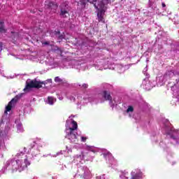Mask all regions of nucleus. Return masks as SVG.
<instances>
[{
	"label": "nucleus",
	"instance_id": "f257e3e1",
	"mask_svg": "<svg viewBox=\"0 0 179 179\" xmlns=\"http://www.w3.org/2000/svg\"><path fill=\"white\" fill-rule=\"evenodd\" d=\"M115 0H100L98 1V4L96 6H98L97 9V17L99 22H101L102 23H104V15H106V10H107V5L108 3H111V2H114Z\"/></svg>",
	"mask_w": 179,
	"mask_h": 179
},
{
	"label": "nucleus",
	"instance_id": "f03ea898",
	"mask_svg": "<svg viewBox=\"0 0 179 179\" xmlns=\"http://www.w3.org/2000/svg\"><path fill=\"white\" fill-rule=\"evenodd\" d=\"M72 127H66V136L65 138L69 139L71 143H76L78 142V132L75 131L78 129V122L75 120H72L71 122Z\"/></svg>",
	"mask_w": 179,
	"mask_h": 179
},
{
	"label": "nucleus",
	"instance_id": "7ed1b4c3",
	"mask_svg": "<svg viewBox=\"0 0 179 179\" xmlns=\"http://www.w3.org/2000/svg\"><path fill=\"white\" fill-rule=\"evenodd\" d=\"M41 85H44V82L38 81L36 79L32 80L29 83H27V85L24 88V92L29 90V89H41V87H43Z\"/></svg>",
	"mask_w": 179,
	"mask_h": 179
},
{
	"label": "nucleus",
	"instance_id": "20e7f679",
	"mask_svg": "<svg viewBox=\"0 0 179 179\" xmlns=\"http://www.w3.org/2000/svg\"><path fill=\"white\" fill-rule=\"evenodd\" d=\"M23 96V93L18 94L16 95L7 105L6 107V110L4 111V114H8V111H10L12 110V107L13 104H16L17 101H19L20 99H22Z\"/></svg>",
	"mask_w": 179,
	"mask_h": 179
},
{
	"label": "nucleus",
	"instance_id": "39448f33",
	"mask_svg": "<svg viewBox=\"0 0 179 179\" xmlns=\"http://www.w3.org/2000/svg\"><path fill=\"white\" fill-rule=\"evenodd\" d=\"M45 9H50L53 13H55L58 9V4L57 3L47 0L45 2Z\"/></svg>",
	"mask_w": 179,
	"mask_h": 179
},
{
	"label": "nucleus",
	"instance_id": "423d86ee",
	"mask_svg": "<svg viewBox=\"0 0 179 179\" xmlns=\"http://www.w3.org/2000/svg\"><path fill=\"white\" fill-rule=\"evenodd\" d=\"M60 16L63 17H68L69 16V11H68L66 3H63L61 6Z\"/></svg>",
	"mask_w": 179,
	"mask_h": 179
},
{
	"label": "nucleus",
	"instance_id": "0eeeda50",
	"mask_svg": "<svg viewBox=\"0 0 179 179\" xmlns=\"http://www.w3.org/2000/svg\"><path fill=\"white\" fill-rule=\"evenodd\" d=\"M102 97L104 98V100L106 101H113V96H111V94L110 92L107 90H104L102 92Z\"/></svg>",
	"mask_w": 179,
	"mask_h": 179
},
{
	"label": "nucleus",
	"instance_id": "6e6552de",
	"mask_svg": "<svg viewBox=\"0 0 179 179\" xmlns=\"http://www.w3.org/2000/svg\"><path fill=\"white\" fill-rule=\"evenodd\" d=\"M11 38L13 40V41H16L19 37V33L11 31Z\"/></svg>",
	"mask_w": 179,
	"mask_h": 179
},
{
	"label": "nucleus",
	"instance_id": "1a4fd4ad",
	"mask_svg": "<svg viewBox=\"0 0 179 179\" xmlns=\"http://www.w3.org/2000/svg\"><path fill=\"white\" fill-rule=\"evenodd\" d=\"M0 33H6V29H5V24L0 21Z\"/></svg>",
	"mask_w": 179,
	"mask_h": 179
},
{
	"label": "nucleus",
	"instance_id": "9d476101",
	"mask_svg": "<svg viewBox=\"0 0 179 179\" xmlns=\"http://www.w3.org/2000/svg\"><path fill=\"white\" fill-rule=\"evenodd\" d=\"M99 1L100 0H93L92 1H90V3H92V5H94L95 9H99V6L97 5H99Z\"/></svg>",
	"mask_w": 179,
	"mask_h": 179
},
{
	"label": "nucleus",
	"instance_id": "9b49d317",
	"mask_svg": "<svg viewBox=\"0 0 179 179\" xmlns=\"http://www.w3.org/2000/svg\"><path fill=\"white\" fill-rule=\"evenodd\" d=\"M48 103L50 104V106H52L54 104V97L48 96Z\"/></svg>",
	"mask_w": 179,
	"mask_h": 179
},
{
	"label": "nucleus",
	"instance_id": "f8f14e48",
	"mask_svg": "<svg viewBox=\"0 0 179 179\" xmlns=\"http://www.w3.org/2000/svg\"><path fill=\"white\" fill-rule=\"evenodd\" d=\"M88 2H89V0H80V4L83 8L86 7V3H87Z\"/></svg>",
	"mask_w": 179,
	"mask_h": 179
},
{
	"label": "nucleus",
	"instance_id": "ddd939ff",
	"mask_svg": "<svg viewBox=\"0 0 179 179\" xmlns=\"http://www.w3.org/2000/svg\"><path fill=\"white\" fill-rule=\"evenodd\" d=\"M55 35L58 36L59 40H62L64 38V35H61V31H55Z\"/></svg>",
	"mask_w": 179,
	"mask_h": 179
},
{
	"label": "nucleus",
	"instance_id": "4468645a",
	"mask_svg": "<svg viewBox=\"0 0 179 179\" xmlns=\"http://www.w3.org/2000/svg\"><path fill=\"white\" fill-rule=\"evenodd\" d=\"M102 155L104 159H107V157H111V156H113L110 152H103Z\"/></svg>",
	"mask_w": 179,
	"mask_h": 179
},
{
	"label": "nucleus",
	"instance_id": "2eb2a0df",
	"mask_svg": "<svg viewBox=\"0 0 179 179\" xmlns=\"http://www.w3.org/2000/svg\"><path fill=\"white\" fill-rule=\"evenodd\" d=\"M55 82H56V83H61L62 82V79L59 78L58 76L55 77Z\"/></svg>",
	"mask_w": 179,
	"mask_h": 179
},
{
	"label": "nucleus",
	"instance_id": "dca6fc26",
	"mask_svg": "<svg viewBox=\"0 0 179 179\" xmlns=\"http://www.w3.org/2000/svg\"><path fill=\"white\" fill-rule=\"evenodd\" d=\"M134 111V107L129 106L127 109V113H133Z\"/></svg>",
	"mask_w": 179,
	"mask_h": 179
},
{
	"label": "nucleus",
	"instance_id": "f3484780",
	"mask_svg": "<svg viewBox=\"0 0 179 179\" xmlns=\"http://www.w3.org/2000/svg\"><path fill=\"white\" fill-rule=\"evenodd\" d=\"M131 179H142V177L139 174H135L131 177Z\"/></svg>",
	"mask_w": 179,
	"mask_h": 179
},
{
	"label": "nucleus",
	"instance_id": "a211bd4d",
	"mask_svg": "<svg viewBox=\"0 0 179 179\" xmlns=\"http://www.w3.org/2000/svg\"><path fill=\"white\" fill-rule=\"evenodd\" d=\"M24 163L26 167H27V166H30V162H29V159H27V158L24 159Z\"/></svg>",
	"mask_w": 179,
	"mask_h": 179
},
{
	"label": "nucleus",
	"instance_id": "6ab92c4d",
	"mask_svg": "<svg viewBox=\"0 0 179 179\" xmlns=\"http://www.w3.org/2000/svg\"><path fill=\"white\" fill-rule=\"evenodd\" d=\"M43 45H50V42L49 41L41 42Z\"/></svg>",
	"mask_w": 179,
	"mask_h": 179
},
{
	"label": "nucleus",
	"instance_id": "aec40b11",
	"mask_svg": "<svg viewBox=\"0 0 179 179\" xmlns=\"http://www.w3.org/2000/svg\"><path fill=\"white\" fill-rule=\"evenodd\" d=\"M87 141V137L82 136L81 137V142H86Z\"/></svg>",
	"mask_w": 179,
	"mask_h": 179
},
{
	"label": "nucleus",
	"instance_id": "412c9836",
	"mask_svg": "<svg viewBox=\"0 0 179 179\" xmlns=\"http://www.w3.org/2000/svg\"><path fill=\"white\" fill-rule=\"evenodd\" d=\"M88 150H91V152H93V153H94L96 152V151H94V150L92 147H88Z\"/></svg>",
	"mask_w": 179,
	"mask_h": 179
},
{
	"label": "nucleus",
	"instance_id": "4be33fe9",
	"mask_svg": "<svg viewBox=\"0 0 179 179\" xmlns=\"http://www.w3.org/2000/svg\"><path fill=\"white\" fill-rule=\"evenodd\" d=\"M89 85H87V84H83V87L84 88V89H87V87H88Z\"/></svg>",
	"mask_w": 179,
	"mask_h": 179
},
{
	"label": "nucleus",
	"instance_id": "5701e85b",
	"mask_svg": "<svg viewBox=\"0 0 179 179\" xmlns=\"http://www.w3.org/2000/svg\"><path fill=\"white\" fill-rule=\"evenodd\" d=\"M0 51H2V43L0 42Z\"/></svg>",
	"mask_w": 179,
	"mask_h": 179
},
{
	"label": "nucleus",
	"instance_id": "b1692460",
	"mask_svg": "<svg viewBox=\"0 0 179 179\" xmlns=\"http://www.w3.org/2000/svg\"><path fill=\"white\" fill-rule=\"evenodd\" d=\"M48 82H49L50 83H52V79H48Z\"/></svg>",
	"mask_w": 179,
	"mask_h": 179
},
{
	"label": "nucleus",
	"instance_id": "393cba45",
	"mask_svg": "<svg viewBox=\"0 0 179 179\" xmlns=\"http://www.w3.org/2000/svg\"><path fill=\"white\" fill-rule=\"evenodd\" d=\"M162 8H166V3H162Z\"/></svg>",
	"mask_w": 179,
	"mask_h": 179
},
{
	"label": "nucleus",
	"instance_id": "a878e982",
	"mask_svg": "<svg viewBox=\"0 0 179 179\" xmlns=\"http://www.w3.org/2000/svg\"><path fill=\"white\" fill-rule=\"evenodd\" d=\"M55 50L57 51V50H59V48L56 46Z\"/></svg>",
	"mask_w": 179,
	"mask_h": 179
},
{
	"label": "nucleus",
	"instance_id": "bb28decb",
	"mask_svg": "<svg viewBox=\"0 0 179 179\" xmlns=\"http://www.w3.org/2000/svg\"><path fill=\"white\" fill-rule=\"evenodd\" d=\"M71 99L73 100V101H75V100H76L75 97L71 96Z\"/></svg>",
	"mask_w": 179,
	"mask_h": 179
},
{
	"label": "nucleus",
	"instance_id": "cd10ccee",
	"mask_svg": "<svg viewBox=\"0 0 179 179\" xmlns=\"http://www.w3.org/2000/svg\"><path fill=\"white\" fill-rule=\"evenodd\" d=\"M50 47H54V45H50Z\"/></svg>",
	"mask_w": 179,
	"mask_h": 179
}]
</instances>
